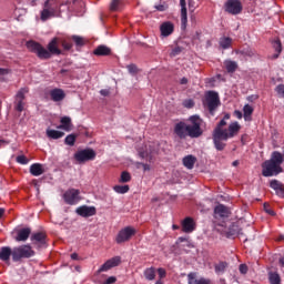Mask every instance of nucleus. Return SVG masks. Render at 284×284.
Masks as SVG:
<instances>
[{
	"label": "nucleus",
	"mask_w": 284,
	"mask_h": 284,
	"mask_svg": "<svg viewBox=\"0 0 284 284\" xmlns=\"http://www.w3.org/2000/svg\"><path fill=\"white\" fill-rule=\"evenodd\" d=\"M203 120L199 114L190 115L187 122L179 121L174 124L173 132L180 140L199 139L203 135V129L201 128Z\"/></svg>",
	"instance_id": "obj_1"
},
{
	"label": "nucleus",
	"mask_w": 284,
	"mask_h": 284,
	"mask_svg": "<svg viewBox=\"0 0 284 284\" xmlns=\"http://www.w3.org/2000/svg\"><path fill=\"white\" fill-rule=\"evenodd\" d=\"M61 38L54 37L49 43L48 49L37 41L30 40L27 42V48L34 53L40 60H50L52 55H61L62 50L59 48Z\"/></svg>",
	"instance_id": "obj_2"
},
{
	"label": "nucleus",
	"mask_w": 284,
	"mask_h": 284,
	"mask_svg": "<svg viewBox=\"0 0 284 284\" xmlns=\"http://www.w3.org/2000/svg\"><path fill=\"white\" fill-rule=\"evenodd\" d=\"M284 162V156L281 152L274 151L272 158L262 164V175L264 178L276 176L283 172L281 164Z\"/></svg>",
	"instance_id": "obj_3"
},
{
	"label": "nucleus",
	"mask_w": 284,
	"mask_h": 284,
	"mask_svg": "<svg viewBox=\"0 0 284 284\" xmlns=\"http://www.w3.org/2000/svg\"><path fill=\"white\" fill-rule=\"evenodd\" d=\"M62 4L60 0H45L40 11V20L47 22L53 18L61 17Z\"/></svg>",
	"instance_id": "obj_4"
},
{
	"label": "nucleus",
	"mask_w": 284,
	"mask_h": 284,
	"mask_svg": "<svg viewBox=\"0 0 284 284\" xmlns=\"http://www.w3.org/2000/svg\"><path fill=\"white\" fill-rule=\"evenodd\" d=\"M221 105V100L216 91L210 90L205 93L203 106L214 116L216 109Z\"/></svg>",
	"instance_id": "obj_5"
},
{
	"label": "nucleus",
	"mask_w": 284,
	"mask_h": 284,
	"mask_svg": "<svg viewBox=\"0 0 284 284\" xmlns=\"http://www.w3.org/2000/svg\"><path fill=\"white\" fill-rule=\"evenodd\" d=\"M36 255L30 244H22L21 246H14L12 250V261L20 262L23 258H31Z\"/></svg>",
	"instance_id": "obj_6"
},
{
	"label": "nucleus",
	"mask_w": 284,
	"mask_h": 284,
	"mask_svg": "<svg viewBox=\"0 0 284 284\" xmlns=\"http://www.w3.org/2000/svg\"><path fill=\"white\" fill-rule=\"evenodd\" d=\"M29 92H30V88L23 87V88H20L16 93L13 104H14V110L17 112L22 113L24 111V106H26L24 100Z\"/></svg>",
	"instance_id": "obj_7"
},
{
	"label": "nucleus",
	"mask_w": 284,
	"mask_h": 284,
	"mask_svg": "<svg viewBox=\"0 0 284 284\" xmlns=\"http://www.w3.org/2000/svg\"><path fill=\"white\" fill-rule=\"evenodd\" d=\"M97 159V151L92 148L82 149L74 153V160L78 163H85L89 161H94Z\"/></svg>",
	"instance_id": "obj_8"
},
{
	"label": "nucleus",
	"mask_w": 284,
	"mask_h": 284,
	"mask_svg": "<svg viewBox=\"0 0 284 284\" xmlns=\"http://www.w3.org/2000/svg\"><path fill=\"white\" fill-rule=\"evenodd\" d=\"M134 235H136V229H134V226H124V229H121V231H119L115 237V242L118 244L130 242V240H132V236Z\"/></svg>",
	"instance_id": "obj_9"
},
{
	"label": "nucleus",
	"mask_w": 284,
	"mask_h": 284,
	"mask_svg": "<svg viewBox=\"0 0 284 284\" xmlns=\"http://www.w3.org/2000/svg\"><path fill=\"white\" fill-rule=\"evenodd\" d=\"M212 139H213V143H214V148L217 151H223L226 146V143H224L223 141L229 140L226 138V131H220V130H213Z\"/></svg>",
	"instance_id": "obj_10"
},
{
	"label": "nucleus",
	"mask_w": 284,
	"mask_h": 284,
	"mask_svg": "<svg viewBox=\"0 0 284 284\" xmlns=\"http://www.w3.org/2000/svg\"><path fill=\"white\" fill-rule=\"evenodd\" d=\"M81 191L79 189H69L63 194V200L69 205H75L80 201Z\"/></svg>",
	"instance_id": "obj_11"
},
{
	"label": "nucleus",
	"mask_w": 284,
	"mask_h": 284,
	"mask_svg": "<svg viewBox=\"0 0 284 284\" xmlns=\"http://www.w3.org/2000/svg\"><path fill=\"white\" fill-rule=\"evenodd\" d=\"M47 233H42V231H40L38 233H32V235L30 236V241L32 245L37 248H42L47 247Z\"/></svg>",
	"instance_id": "obj_12"
},
{
	"label": "nucleus",
	"mask_w": 284,
	"mask_h": 284,
	"mask_svg": "<svg viewBox=\"0 0 284 284\" xmlns=\"http://www.w3.org/2000/svg\"><path fill=\"white\" fill-rule=\"evenodd\" d=\"M243 7L240 0H227L225 11L232 16H237L242 12Z\"/></svg>",
	"instance_id": "obj_13"
},
{
	"label": "nucleus",
	"mask_w": 284,
	"mask_h": 284,
	"mask_svg": "<svg viewBox=\"0 0 284 284\" xmlns=\"http://www.w3.org/2000/svg\"><path fill=\"white\" fill-rule=\"evenodd\" d=\"M231 214V211L227 206H224V204H217V206L214 207L213 217L215 220H224L227 219Z\"/></svg>",
	"instance_id": "obj_14"
},
{
	"label": "nucleus",
	"mask_w": 284,
	"mask_h": 284,
	"mask_svg": "<svg viewBox=\"0 0 284 284\" xmlns=\"http://www.w3.org/2000/svg\"><path fill=\"white\" fill-rule=\"evenodd\" d=\"M77 214L82 216V217H91L95 216L98 211L95 206H79L75 210Z\"/></svg>",
	"instance_id": "obj_15"
},
{
	"label": "nucleus",
	"mask_w": 284,
	"mask_h": 284,
	"mask_svg": "<svg viewBox=\"0 0 284 284\" xmlns=\"http://www.w3.org/2000/svg\"><path fill=\"white\" fill-rule=\"evenodd\" d=\"M160 32L163 38H168L174 33V23L172 21H164L160 26Z\"/></svg>",
	"instance_id": "obj_16"
},
{
	"label": "nucleus",
	"mask_w": 284,
	"mask_h": 284,
	"mask_svg": "<svg viewBox=\"0 0 284 284\" xmlns=\"http://www.w3.org/2000/svg\"><path fill=\"white\" fill-rule=\"evenodd\" d=\"M31 234H32V229L30 227L19 229L17 231V235L14 240L17 242H27L30 239Z\"/></svg>",
	"instance_id": "obj_17"
},
{
	"label": "nucleus",
	"mask_w": 284,
	"mask_h": 284,
	"mask_svg": "<svg viewBox=\"0 0 284 284\" xmlns=\"http://www.w3.org/2000/svg\"><path fill=\"white\" fill-rule=\"evenodd\" d=\"M119 264H121V257H119V256L113 257V258L106 261V262L100 267L99 273L108 272V271H110L112 267L119 266Z\"/></svg>",
	"instance_id": "obj_18"
},
{
	"label": "nucleus",
	"mask_w": 284,
	"mask_h": 284,
	"mask_svg": "<svg viewBox=\"0 0 284 284\" xmlns=\"http://www.w3.org/2000/svg\"><path fill=\"white\" fill-rule=\"evenodd\" d=\"M67 94L63 89L55 88L50 91V98L53 102H61L65 99Z\"/></svg>",
	"instance_id": "obj_19"
},
{
	"label": "nucleus",
	"mask_w": 284,
	"mask_h": 284,
	"mask_svg": "<svg viewBox=\"0 0 284 284\" xmlns=\"http://www.w3.org/2000/svg\"><path fill=\"white\" fill-rule=\"evenodd\" d=\"M60 125L58 126V129L64 130L67 132H71L72 128H73V123H72V118L64 115L60 119Z\"/></svg>",
	"instance_id": "obj_20"
},
{
	"label": "nucleus",
	"mask_w": 284,
	"mask_h": 284,
	"mask_svg": "<svg viewBox=\"0 0 284 284\" xmlns=\"http://www.w3.org/2000/svg\"><path fill=\"white\" fill-rule=\"evenodd\" d=\"M195 230V222L193 217H185L182 222V231L186 234L192 233Z\"/></svg>",
	"instance_id": "obj_21"
},
{
	"label": "nucleus",
	"mask_w": 284,
	"mask_h": 284,
	"mask_svg": "<svg viewBox=\"0 0 284 284\" xmlns=\"http://www.w3.org/2000/svg\"><path fill=\"white\" fill-rule=\"evenodd\" d=\"M180 7H181V27L182 29H185L187 24L186 1L180 0Z\"/></svg>",
	"instance_id": "obj_22"
},
{
	"label": "nucleus",
	"mask_w": 284,
	"mask_h": 284,
	"mask_svg": "<svg viewBox=\"0 0 284 284\" xmlns=\"http://www.w3.org/2000/svg\"><path fill=\"white\" fill-rule=\"evenodd\" d=\"M11 256H13V250L11 248V246H1L0 261L9 262Z\"/></svg>",
	"instance_id": "obj_23"
},
{
	"label": "nucleus",
	"mask_w": 284,
	"mask_h": 284,
	"mask_svg": "<svg viewBox=\"0 0 284 284\" xmlns=\"http://www.w3.org/2000/svg\"><path fill=\"white\" fill-rule=\"evenodd\" d=\"M45 173V169L43 168V164L41 163H32L30 165V174L33 176H41Z\"/></svg>",
	"instance_id": "obj_24"
},
{
	"label": "nucleus",
	"mask_w": 284,
	"mask_h": 284,
	"mask_svg": "<svg viewBox=\"0 0 284 284\" xmlns=\"http://www.w3.org/2000/svg\"><path fill=\"white\" fill-rule=\"evenodd\" d=\"M111 53L112 50L103 44L98 45L93 51V54L97 57H109Z\"/></svg>",
	"instance_id": "obj_25"
},
{
	"label": "nucleus",
	"mask_w": 284,
	"mask_h": 284,
	"mask_svg": "<svg viewBox=\"0 0 284 284\" xmlns=\"http://www.w3.org/2000/svg\"><path fill=\"white\" fill-rule=\"evenodd\" d=\"M240 129H241V125L239 124L237 121L232 122L229 125V132L226 131V139L229 140L234 138L239 133Z\"/></svg>",
	"instance_id": "obj_26"
},
{
	"label": "nucleus",
	"mask_w": 284,
	"mask_h": 284,
	"mask_svg": "<svg viewBox=\"0 0 284 284\" xmlns=\"http://www.w3.org/2000/svg\"><path fill=\"white\" fill-rule=\"evenodd\" d=\"M187 283L189 284H211V281L207 278L201 277L200 280H196L195 273H190L187 275Z\"/></svg>",
	"instance_id": "obj_27"
},
{
	"label": "nucleus",
	"mask_w": 284,
	"mask_h": 284,
	"mask_svg": "<svg viewBox=\"0 0 284 284\" xmlns=\"http://www.w3.org/2000/svg\"><path fill=\"white\" fill-rule=\"evenodd\" d=\"M65 135V132L54 130V129H47V136L52 140L62 139Z\"/></svg>",
	"instance_id": "obj_28"
},
{
	"label": "nucleus",
	"mask_w": 284,
	"mask_h": 284,
	"mask_svg": "<svg viewBox=\"0 0 284 284\" xmlns=\"http://www.w3.org/2000/svg\"><path fill=\"white\" fill-rule=\"evenodd\" d=\"M196 159L194 155L192 154H189V155H185L182 160L183 162V165L189 169V170H192L194 168V163H195Z\"/></svg>",
	"instance_id": "obj_29"
},
{
	"label": "nucleus",
	"mask_w": 284,
	"mask_h": 284,
	"mask_svg": "<svg viewBox=\"0 0 284 284\" xmlns=\"http://www.w3.org/2000/svg\"><path fill=\"white\" fill-rule=\"evenodd\" d=\"M224 67L226 69V72L231 73V74L234 73L237 70V68H239L236 61L229 60V59L224 60Z\"/></svg>",
	"instance_id": "obj_30"
},
{
	"label": "nucleus",
	"mask_w": 284,
	"mask_h": 284,
	"mask_svg": "<svg viewBox=\"0 0 284 284\" xmlns=\"http://www.w3.org/2000/svg\"><path fill=\"white\" fill-rule=\"evenodd\" d=\"M231 114L230 113H225L223 119L219 122V124L215 126L214 131H220V132H226V130L222 129L223 126L226 125V121L230 120Z\"/></svg>",
	"instance_id": "obj_31"
},
{
	"label": "nucleus",
	"mask_w": 284,
	"mask_h": 284,
	"mask_svg": "<svg viewBox=\"0 0 284 284\" xmlns=\"http://www.w3.org/2000/svg\"><path fill=\"white\" fill-rule=\"evenodd\" d=\"M239 235H242L240 226H237V224H232V226H230V229L227 231V236L234 237V236H239Z\"/></svg>",
	"instance_id": "obj_32"
},
{
	"label": "nucleus",
	"mask_w": 284,
	"mask_h": 284,
	"mask_svg": "<svg viewBox=\"0 0 284 284\" xmlns=\"http://www.w3.org/2000/svg\"><path fill=\"white\" fill-rule=\"evenodd\" d=\"M232 45V38L230 37H222L220 39V47L223 49V50H227L230 49Z\"/></svg>",
	"instance_id": "obj_33"
},
{
	"label": "nucleus",
	"mask_w": 284,
	"mask_h": 284,
	"mask_svg": "<svg viewBox=\"0 0 284 284\" xmlns=\"http://www.w3.org/2000/svg\"><path fill=\"white\" fill-rule=\"evenodd\" d=\"M144 277L148 281H154L156 278V270L154 267L146 268L144 271Z\"/></svg>",
	"instance_id": "obj_34"
},
{
	"label": "nucleus",
	"mask_w": 284,
	"mask_h": 284,
	"mask_svg": "<svg viewBox=\"0 0 284 284\" xmlns=\"http://www.w3.org/2000/svg\"><path fill=\"white\" fill-rule=\"evenodd\" d=\"M254 108L250 105L248 103L244 105L243 112H244V120L251 121V115L253 114Z\"/></svg>",
	"instance_id": "obj_35"
},
{
	"label": "nucleus",
	"mask_w": 284,
	"mask_h": 284,
	"mask_svg": "<svg viewBox=\"0 0 284 284\" xmlns=\"http://www.w3.org/2000/svg\"><path fill=\"white\" fill-rule=\"evenodd\" d=\"M77 139H78V134L75 133L68 134L64 139V143L69 146H74L77 143Z\"/></svg>",
	"instance_id": "obj_36"
},
{
	"label": "nucleus",
	"mask_w": 284,
	"mask_h": 284,
	"mask_svg": "<svg viewBox=\"0 0 284 284\" xmlns=\"http://www.w3.org/2000/svg\"><path fill=\"white\" fill-rule=\"evenodd\" d=\"M270 284H281V276L276 272L268 273Z\"/></svg>",
	"instance_id": "obj_37"
},
{
	"label": "nucleus",
	"mask_w": 284,
	"mask_h": 284,
	"mask_svg": "<svg viewBox=\"0 0 284 284\" xmlns=\"http://www.w3.org/2000/svg\"><path fill=\"white\" fill-rule=\"evenodd\" d=\"M113 191L118 194H126L128 192H130V186H128V184H124L123 186H121V184H118L113 186Z\"/></svg>",
	"instance_id": "obj_38"
},
{
	"label": "nucleus",
	"mask_w": 284,
	"mask_h": 284,
	"mask_svg": "<svg viewBox=\"0 0 284 284\" xmlns=\"http://www.w3.org/2000/svg\"><path fill=\"white\" fill-rule=\"evenodd\" d=\"M123 6V2L121 0H112L110 3V11L116 12L121 10V7Z\"/></svg>",
	"instance_id": "obj_39"
},
{
	"label": "nucleus",
	"mask_w": 284,
	"mask_h": 284,
	"mask_svg": "<svg viewBox=\"0 0 284 284\" xmlns=\"http://www.w3.org/2000/svg\"><path fill=\"white\" fill-rule=\"evenodd\" d=\"M236 54H241L244 59L252 58L254 52L251 49L235 50Z\"/></svg>",
	"instance_id": "obj_40"
},
{
	"label": "nucleus",
	"mask_w": 284,
	"mask_h": 284,
	"mask_svg": "<svg viewBox=\"0 0 284 284\" xmlns=\"http://www.w3.org/2000/svg\"><path fill=\"white\" fill-rule=\"evenodd\" d=\"M130 181H132V175L130 174V172L122 171L119 182L120 183H130Z\"/></svg>",
	"instance_id": "obj_41"
},
{
	"label": "nucleus",
	"mask_w": 284,
	"mask_h": 284,
	"mask_svg": "<svg viewBox=\"0 0 284 284\" xmlns=\"http://www.w3.org/2000/svg\"><path fill=\"white\" fill-rule=\"evenodd\" d=\"M274 50L277 52L273 55L274 59H277L280 54L282 53V43L280 39L275 40L273 43Z\"/></svg>",
	"instance_id": "obj_42"
},
{
	"label": "nucleus",
	"mask_w": 284,
	"mask_h": 284,
	"mask_svg": "<svg viewBox=\"0 0 284 284\" xmlns=\"http://www.w3.org/2000/svg\"><path fill=\"white\" fill-rule=\"evenodd\" d=\"M227 267L226 262H220L219 264L215 265V273L216 274H223Z\"/></svg>",
	"instance_id": "obj_43"
},
{
	"label": "nucleus",
	"mask_w": 284,
	"mask_h": 284,
	"mask_svg": "<svg viewBox=\"0 0 284 284\" xmlns=\"http://www.w3.org/2000/svg\"><path fill=\"white\" fill-rule=\"evenodd\" d=\"M72 41L75 43L77 47H84L85 40L81 36H72Z\"/></svg>",
	"instance_id": "obj_44"
},
{
	"label": "nucleus",
	"mask_w": 284,
	"mask_h": 284,
	"mask_svg": "<svg viewBox=\"0 0 284 284\" xmlns=\"http://www.w3.org/2000/svg\"><path fill=\"white\" fill-rule=\"evenodd\" d=\"M16 161H17V163H19V164H21V165H27V164H29V159H28L26 155H23V154L18 155V156L16 158Z\"/></svg>",
	"instance_id": "obj_45"
},
{
	"label": "nucleus",
	"mask_w": 284,
	"mask_h": 284,
	"mask_svg": "<svg viewBox=\"0 0 284 284\" xmlns=\"http://www.w3.org/2000/svg\"><path fill=\"white\" fill-rule=\"evenodd\" d=\"M60 43L65 51H70L73 48V44L68 40L60 39Z\"/></svg>",
	"instance_id": "obj_46"
},
{
	"label": "nucleus",
	"mask_w": 284,
	"mask_h": 284,
	"mask_svg": "<svg viewBox=\"0 0 284 284\" xmlns=\"http://www.w3.org/2000/svg\"><path fill=\"white\" fill-rule=\"evenodd\" d=\"M275 92L277 93V95L282 99H284V84H277L275 88Z\"/></svg>",
	"instance_id": "obj_47"
},
{
	"label": "nucleus",
	"mask_w": 284,
	"mask_h": 284,
	"mask_svg": "<svg viewBox=\"0 0 284 284\" xmlns=\"http://www.w3.org/2000/svg\"><path fill=\"white\" fill-rule=\"evenodd\" d=\"M182 51H183V47L176 45L172 49L171 57H173V58L178 57L182 53Z\"/></svg>",
	"instance_id": "obj_48"
},
{
	"label": "nucleus",
	"mask_w": 284,
	"mask_h": 284,
	"mask_svg": "<svg viewBox=\"0 0 284 284\" xmlns=\"http://www.w3.org/2000/svg\"><path fill=\"white\" fill-rule=\"evenodd\" d=\"M263 209L265 211V213H267L271 216H275V212L271 209L270 204H267L266 202L263 205Z\"/></svg>",
	"instance_id": "obj_49"
},
{
	"label": "nucleus",
	"mask_w": 284,
	"mask_h": 284,
	"mask_svg": "<svg viewBox=\"0 0 284 284\" xmlns=\"http://www.w3.org/2000/svg\"><path fill=\"white\" fill-rule=\"evenodd\" d=\"M282 185V182H278V180H272V182L270 183V187L274 191H276Z\"/></svg>",
	"instance_id": "obj_50"
},
{
	"label": "nucleus",
	"mask_w": 284,
	"mask_h": 284,
	"mask_svg": "<svg viewBox=\"0 0 284 284\" xmlns=\"http://www.w3.org/2000/svg\"><path fill=\"white\" fill-rule=\"evenodd\" d=\"M126 69L131 74H136L139 72V68H136V64H133V63L129 64Z\"/></svg>",
	"instance_id": "obj_51"
},
{
	"label": "nucleus",
	"mask_w": 284,
	"mask_h": 284,
	"mask_svg": "<svg viewBox=\"0 0 284 284\" xmlns=\"http://www.w3.org/2000/svg\"><path fill=\"white\" fill-rule=\"evenodd\" d=\"M275 192H276L277 196L284 197V186H283V184L277 190H275Z\"/></svg>",
	"instance_id": "obj_52"
},
{
	"label": "nucleus",
	"mask_w": 284,
	"mask_h": 284,
	"mask_svg": "<svg viewBox=\"0 0 284 284\" xmlns=\"http://www.w3.org/2000/svg\"><path fill=\"white\" fill-rule=\"evenodd\" d=\"M158 274H159L160 280L165 278V276L168 275V273L163 268H159Z\"/></svg>",
	"instance_id": "obj_53"
},
{
	"label": "nucleus",
	"mask_w": 284,
	"mask_h": 284,
	"mask_svg": "<svg viewBox=\"0 0 284 284\" xmlns=\"http://www.w3.org/2000/svg\"><path fill=\"white\" fill-rule=\"evenodd\" d=\"M114 283H116V277L111 276L103 284H114Z\"/></svg>",
	"instance_id": "obj_54"
},
{
	"label": "nucleus",
	"mask_w": 284,
	"mask_h": 284,
	"mask_svg": "<svg viewBox=\"0 0 284 284\" xmlns=\"http://www.w3.org/2000/svg\"><path fill=\"white\" fill-rule=\"evenodd\" d=\"M100 94L102 97H109L110 95V90L109 89H102V90H100Z\"/></svg>",
	"instance_id": "obj_55"
},
{
	"label": "nucleus",
	"mask_w": 284,
	"mask_h": 284,
	"mask_svg": "<svg viewBox=\"0 0 284 284\" xmlns=\"http://www.w3.org/2000/svg\"><path fill=\"white\" fill-rule=\"evenodd\" d=\"M240 272L242 273V274H246L247 273V266L245 265V264H242V265H240Z\"/></svg>",
	"instance_id": "obj_56"
},
{
	"label": "nucleus",
	"mask_w": 284,
	"mask_h": 284,
	"mask_svg": "<svg viewBox=\"0 0 284 284\" xmlns=\"http://www.w3.org/2000/svg\"><path fill=\"white\" fill-rule=\"evenodd\" d=\"M155 9L159 11V12H165V6L164 4H158L155 6Z\"/></svg>",
	"instance_id": "obj_57"
},
{
	"label": "nucleus",
	"mask_w": 284,
	"mask_h": 284,
	"mask_svg": "<svg viewBox=\"0 0 284 284\" xmlns=\"http://www.w3.org/2000/svg\"><path fill=\"white\" fill-rule=\"evenodd\" d=\"M234 116H235L236 119H239V120H241V119L243 118L242 112H241L240 110H235V111H234Z\"/></svg>",
	"instance_id": "obj_58"
},
{
	"label": "nucleus",
	"mask_w": 284,
	"mask_h": 284,
	"mask_svg": "<svg viewBox=\"0 0 284 284\" xmlns=\"http://www.w3.org/2000/svg\"><path fill=\"white\" fill-rule=\"evenodd\" d=\"M189 83V80L187 78L183 77L181 80H180V84L181 85H186Z\"/></svg>",
	"instance_id": "obj_59"
},
{
	"label": "nucleus",
	"mask_w": 284,
	"mask_h": 284,
	"mask_svg": "<svg viewBox=\"0 0 284 284\" xmlns=\"http://www.w3.org/2000/svg\"><path fill=\"white\" fill-rule=\"evenodd\" d=\"M141 165L143 166L144 171H150L151 170V166L148 163H141Z\"/></svg>",
	"instance_id": "obj_60"
},
{
	"label": "nucleus",
	"mask_w": 284,
	"mask_h": 284,
	"mask_svg": "<svg viewBox=\"0 0 284 284\" xmlns=\"http://www.w3.org/2000/svg\"><path fill=\"white\" fill-rule=\"evenodd\" d=\"M9 73V70L8 69H4V68H0V75H6Z\"/></svg>",
	"instance_id": "obj_61"
},
{
	"label": "nucleus",
	"mask_w": 284,
	"mask_h": 284,
	"mask_svg": "<svg viewBox=\"0 0 284 284\" xmlns=\"http://www.w3.org/2000/svg\"><path fill=\"white\" fill-rule=\"evenodd\" d=\"M71 260L78 261L79 260V255L77 253L71 254Z\"/></svg>",
	"instance_id": "obj_62"
},
{
	"label": "nucleus",
	"mask_w": 284,
	"mask_h": 284,
	"mask_svg": "<svg viewBox=\"0 0 284 284\" xmlns=\"http://www.w3.org/2000/svg\"><path fill=\"white\" fill-rule=\"evenodd\" d=\"M8 144H9V141L0 139V146L8 145Z\"/></svg>",
	"instance_id": "obj_63"
},
{
	"label": "nucleus",
	"mask_w": 284,
	"mask_h": 284,
	"mask_svg": "<svg viewBox=\"0 0 284 284\" xmlns=\"http://www.w3.org/2000/svg\"><path fill=\"white\" fill-rule=\"evenodd\" d=\"M280 265L284 268V257L280 258Z\"/></svg>",
	"instance_id": "obj_64"
}]
</instances>
